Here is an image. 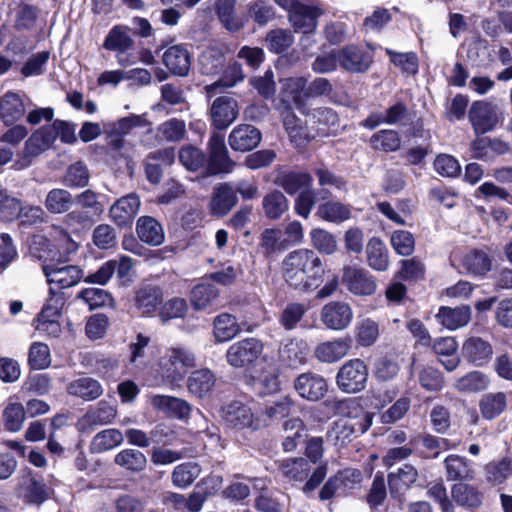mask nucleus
Here are the masks:
<instances>
[{"label":"nucleus","mask_w":512,"mask_h":512,"mask_svg":"<svg viewBox=\"0 0 512 512\" xmlns=\"http://www.w3.org/2000/svg\"><path fill=\"white\" fill-rule=\"evenodd\" d=\"M281 270L285 282L302 292L313 291L324 281V264L311 249L289 252L282 261Z\"/></svg>","instance_id":"obj_1"},{"label":"nucleus","mask_w":512,"mask_h":512,"mask_svg":"<svg viewBox=\"0 0 512 512\" xmlns=\"http://www.w3.org/2000/svg\"><path fill=\"white\" fill-rule=\"evenodd\" d=\"M347 408L353 407L355 415L339 419L327 432V439L334 445L343 447L350 443L353 438L365 433L372 425L373 414L361 409L355 401L345 403Z\"/></svg>","instance_id":"obj_2"},{"label":"nucleus","mask_w":512,"mask_h":512,"mask_svg":"<svg viewBox=\"0 0 512 512\" xmlns=\"http://www.w3.org/2000/svg\"><path fill=\"white\" fill-rule=\"evenodd\" d=\"M368 368L363 360L351 359L346 361L338 370L336 384L346 393L362 391L367 383Z\"/></svg>","instance_id":"obj_3"},{"label":"nucleus","mask_w":512,"mask_h":512,"mask_svg":"<svg viewBox=\"0 0 512 512\" xmlns=\"http://www.w3.org/2000/svg\"><path fill=\"white\" fill-rule=\"evenodd\" d=\"M263 343L253 337L234 342L226 352L228 364L234 368H250L263 353Z\"/></svg>","instance_id":"obj_4"},{"label":"nucleus","mask_w":512,"mask_h":512,"mask_svg":"<svg viewBox=\"0 0 512 512\" xmlns=\"http://www.w3.org/2000/svg\"><path fill=\"white\" fill-rule=\"evenodd\" d=\"M502 114L497 103L479 100L471 104L469 121L476 134H485L497 126Z\"/></svg>","instance_id":"obj_5"},{"label":"nucleus","mask_w":512,"mask_h":512,"mask_svg":"<svg viewBox=\"0 0 512 512\" xmlns=\"http://www.w3.org/2000/svg\"><path fill=\"white\" fill-rule=\"evenodd\" d=\"M362 480V472L358 469L347 468L340 470L323 485L319 492V498L325 501L334 496H345L359 486Z\"/></svg>","instance_id":"obj_6"},{"label":"nucleus","mask_w":512,"mask_h":512,"mask_svg":"<svg viewBox=\"0 0 512 512\" xmlns=\"http://www.w3.org/2000/svg\"><path fill=\"white\" fill-rule=\"evenodd\" d=\"M194 353L185 347H173L166 351V354L160 360V366L165 372V376L171 380L182 378L187 369L195 366Z\"/></svg>","instance_id":"obj_7"},{"label":"nucleus","mask_w":512,"mask_h":512,"mask_svg":"<svg viewBox=\"0 0 512 512\" xmlns=\"http://www.w3.org/2000/svg\"><path fill=\"white\" fill-rule=\"evenodd\" d=\"M207 170L210 175L228 174L235 167V162L230 158L224 136L213 134L208 141Z\"/></svg>","instance_id":"obj_8"},{"label":"nucleus","mask_w":512,"mask_h":512,"mask_svg":"<svg viewBox=\"0 0 512 512\" xmlns=\"http://www.w3.org/2000/svg\"><path fill=\"white\" fill-rule=\"evenodd\" d=\"M353 309L345 301H330L320 310V321L329 330L343 331L353 320Z\"/></svg>","instance_id":"obj_9"},{"label":"nucleus","mask_w":512,"mask_h":512,"mask_svg":"<svg viewBox=\"0 0 512 512\" xmlns=\"http://www.w3.org/2000/svg\"><path fill=\"white\" fill-rule=\"evenodd\" d=\"M342 283L355 296H371L377 290V283L369 271L357 266H345L342 270Z\"/></svg>","instance_id":"obj_10"},{"label":"nucleus","mask_w":512,"mask_h":512,"mask_svg":"<svg viewBox=\"0 0 512 512\" xmlns=\"http://www.w3.org/2000/svg\"><path fill=\"white\" fill-rule=\"evenodd\" d=\"M301 114L306 117V123L311 125L317 136L325 137L335 134L339 129V117L329 107L306 108Z\"/></svg>","instance_id":"obj_11"},{"label":"nucleus","mask_w":512,"mask_h":512,"mask_svg":"<svg viewBox=\"0 0 512 512\" xmlns=\"http://www.w3.org/2000/svg\"><path fill=\"white\" fill-rule=\"evenodd\" d=\"M418 477V470L409 463H405L395 471L388 473L387 483L390 496L400 503L403 502L406 492L417 482Z\"/></svg>","instance_id":"obj_12"},{"label":"nucleus","mask_w":512,"mask_h":512,"mask_svg":"<svg viewBox=\"0 0 512 512\" xmlns=\"http://www.w3.org/2000/svg\"><path fill=\"white\" fill-rule=\"evenodd\" d=\"M309 100L307 93V79L304 77H289L282 82V98L280 104L281 114H286L285 106L290 101L294 103L296 108L302 113L306 108V102Z\"/></svg>","instance_id":"obj_13"},{"label":"nucleus","mask_w":512,"mask_h":512,"mask_svg":"<svg viewBox=\"0 0 512 512\" xmlns=\"http://www.w3.org/2000/svg\"><path fill=\"white\" fill-rule=\"evenodd\" d=\"M238 113V102L230 96L217 97L210 107L212 125L218 130L228 128L237 119Z\"/></svg>","instance_id":"obj_14"},{"label":"nucleus","mask_w":512,"mask_h":512,"mask_svg":"<svg viewBox=\"0 0 512 512\" xmlns=\"http://www.w3.org/2000/svg\"><path fill=\"white\" fill-rule=\"evenodd\" d=\"M294 388L300 397L309 401H318L326 395L328 384L323 376L306 372L295 379Z\"/></svg>","instance_id":"obj_15"},{"label":"nucleus","mask_w":512,"mask_h":512,"mask_svg":"<svg viewBox=\"0 0 512 512\" xmlns=\"http://www.w3.org/2000/svg\"><path fill=\"white\" fill-rule=\"evenodd\" d=\"M141 201L136 193H129L116 200L109 209L111 220L119 227L130 226L138 213Z\"/></svg>","instance_id":"obj_16"},{"label":"nucleus","mask_w":512,"mask_h":512,"mask_svg":"<svg viewBox=\"0 0 512 512\" xmlns=\"http://www.w3.org/2000/svg\"><path fill=\"white\" fill-rule=\"evenodd\" d=\"M285 111L286 114L282 115L283 126L291 142L298 148L305 147L317 135L312 130L311 125L306 122L305 125L302 124L301 119L295 115L288 104L285 106Z\"/></svg>","instance_id":"obj_17"},{"label":"nucleus","mask_w":512,"mask_h":512,"mask_svg":"<svg viewBox=\"0 0 512 512\" xmlns=\"http://www.w3.org/2000/svg\"><path fill=\"white\" fill-rule=\"evenodd\" d=\"M47 125L35 130L26 140L23 151L22 161L24 166H29L32 159L47 151L54 143V132Z\"/></svg>","instance_id":"obj_18"},{"label":"nucleus","mask_w":512,"mask_h":512,"mask_svg":"<svg viewBox=\"0 0 512 512\" xmlns=\"http://www.w3.org/2000/svg\"><path fill=\"white\" fill-rule=\"evenodd\" d=\"M43 272L48 282L60 289L76 285L84 276L83 270L76 265L48 264L43 266Z\"/></svg>","instance_id":"obj_19"},{"label":"nucleus","mask_w":512,"mask_h":512,"mask_svg":"<svg viewBox=\"0 0 512 512\" xmlns=\"http://www.w3.org/2000/svg\"><path fill=\"white\" fill-rule=\"evenodd\" d=\"M493 354L491 343L481 337H469L462 345L464 359L476 367L486 366L492 360Z\"/></svg>","instance_id":"obj_20"},{"label":"nucleus","mask_w":512,"mask_h":512,"mask_svg":"<svg viewBox=\"0 0 512 512\" xmlns=\"http://www.w3.org/2000/svg\"><path fill=\"white\" fill-rule=\"evenodd\" d=\"M238 197L234 187L230 183H222L214 187L208 205L209 213L212 216L224 217L237 204Z\"/></svg>","instance_id":"obj_21"},{"label":"nucleus","mask_w":512,"mask_h":512,"mask_svg":"<svg viewBox=\"0 0 512 512\" xmlns=\"http://www.w3.org/2000/svg\"><path fill=\"white\" fill-rule=\"evenodd\" d=\"M443 468L449 482H470L475 478L473 464L464 456L448 455L443 461Z\"/></svg>","instance_id":"obj_22"},{"label":"nucleus","mask_w":512,"mask_h":512,"mask_svg":"<svg viewBox=\"0 0 512 512\" xmlns=\"http://www.w3.org/2000/svg\"><path fill=\"white\" fill-rule=\"evenodd\" d=\"M338 54L339 65L346 71L352 73H362L367 71L373 62V56L371 53L354 45H349L338 50Z\"/></svg>","instance_id":"obj_23"},{"label":"nucleus","mask_w":512,"mask_h":512,"mask_svg":"<svg viewBox=\"0 0 512 512\" xmlns=\"http://www.w3.org/2000/svg\"><path fill=\"white\" fill-rule=\"evenodd\" d=\"M261 141V132L249 124H240L233 128L228 136L232 150L247 152L256 148Z\"/></svg>","instance_id":"obj_24"},{"label":"nucleus","mask_w":512,"mask_h":512,"mask_svg":"<svg viewBox=\"0 0 512 512\" xmlns=\"http://www.w3.org/2000/svg\"><path fill=\"white\" fill-rule=\"evenodd\" d=\"M224 422L236 429L250 428L253 426V413L251 409L240 401H232L221 409Z\"/></svg>","instance_id":"obj_25"},{"label":"nucleus","mask_w":512,"mask_h":512,"mask_svg":"<svg viewBox=\"0 0 512 512\" xmlns=\"http://www.w3.org/2000/svg\"><path fill=\"white\" fill-rule=\"evenodd\" d=\"M321 14V9L300 3L289 12V21L292 23L295 32L310 34L316 29L317 18Z\"/></svg>","instance_id":"obj_26"},{"label":"nucleus","mask_w":512,"mask_h":512,"mask_svg":"<svg viewBox=\"0 0 512 512\" xmlns=\"http://www.w3.org/2000/svg\"><path fill=\"white\" fill-rule=\"evenodd\" d=\"M508 407V395L502 391L487 392L478 402L480 415L487 421H492L502 415Z\"/></svg>","instance_id":"obj_27"},{"label":"nucleus","mask_w":512,"mask_h":512,"mask_svg":"<svg viewBox=\"0 0 512 512\" xmlns=\"http://www.w3.org/2000/svg\"><path fill=\"white\" fill-rule=\"evenodd\" d=\"M163 63L173 75L183 77L190 70V54L185 46L173 45L164 52Z\"/></svg>","instance_id":"obj_28"},{"label":"nucleus","mask_w":512,"mask_h":512,"mask_svg":"<svg viewBox=\"0 0 512 512\" xmlns=\"http://www.w3.org/2000/svg\"><path fill=\"white\" fill-rule=\"evenodd\" d=\"M152 406L170 416L184 420L191 413V405L184 399L168 395H154L151 398Z\"/></svg>","instance_id":"obj_29"},{"label":"nucleus","mask_w":512,"mask_h":512,"mask_svg":"<svg viewBox=\"0 0 512 512\" xmlns=\"http://www.w3.org/2000/svg\"><path fill=\"white\" fill-rule=\"evenodd\" d=\"M350 348L349 340L337 338L318 344L314 350V356L322 363H334L345 357Z\"/></svg>","instance_id":"obj_30"},{"label":"nucleus","mask_w":512,"mask_h":512,"mask_svg":"<svg viewBox=\"0 0 512 512\" xmlns=\"http://www.w3.org/2000/svg\"><path fill=\"white\" fill-rule=\"evenodd\" d=\"M162 301L163 292L158 286L145 284L135 292V305L143 315L154 313Z\"/></svg>","instance_id":"obj_31"},{"label":"nucleus","mask_w":512,"mask_h":512,"mask_svg":"<svg viewBox=\"0 0 512 512\" xmlns=\"http://www.w3.org/2000/svg\"><path fill=\"white\" fill-rule=\"evenodd\" d=\"M136 232L139 239L150 246H159L165 240L162 225L151 216H141L138 218Z\"/></svg>","instance_id":"obj_32"},{"label":"nucleus","mask_w":512,"mask_h":512,"mask_svg":"<svg viewBox=\"0 0 512 512\" xmlns=\"http://www.w3.org/2000/svg\"><path fill=\"white\" fill-rule=\"evenodd\" d=\"M26 112L25 104L19 93L7 92L0 99V117L5 124L20 120Z\"/></svg>","instance_id":"obj_33"},{"label":"nucleus","mask_w":512,"mask_h":512,"mask_svg":"<svg viewBox=\"0 0 512 512\" xmlns=\"http://www.w3.org/2000/svg\"><path fill=\"white\" fill-rule=\"evenodd\" d=\"M438 321L449 330L466 326L471 319V308L467 305L451 308L442 306L436 314Z\"/></svg>","instance_id":"obj_34"},{"label":"nucleus","mask_w":512,"mask_h":512,"mask_svg":"<svg viewBox=\"0 0 512 512\" xmlns=\"http://www.w3.org/2000/svg\"><path fill=\"white\" fill-rule=\"evenodd\" d=\"M66 391L68 394L81 398L84 401H93L103 394L100 382L91 377H80L71 381Z\"/></svg>","instance_id":"obj_35"},{"label":"nucleus","mask_w":512,"mask_h":512,"mask_svg":"<svg viewBox=\"0 0 512 512\" xmlns=\"http://www.w3.org/2000/svg\"><path fill=\"white\" fill-rule=\"evenodd\" d=\"M457 342L453 337H440L434 340L432 348L439 356L440 363L449 372L454 371L460 364V358L456 355Z\"/></svg>","instance_id":"obj_36"},{"label":"nucleus","mask_w":512,"mask_h":512,"mask_svg":"<svg viewBox=\"0 0 512 512\" xmlns=\"http://www.w3.org/2000/svg\"><path fill=\"white\" fill-rule=\"evenodd\" d=\"M491 385V379L488 374L473 370L459 377L455 382V389L461 393H479L486 391Z\"/></svg>","instance_id":"obj_37"},{"label":"nucleus","mask_w":512,"mask_h":512,"mask_svg":"<svg viewBox=\"0 0 512 512\" xmlns=\"http://www.w3.org/2000/svg\"><path fill=\"white\" fill-rule=\"evenodd\" d=\"M461 263L463 269L472 275H485L492 267L490 256L481 249H473L465 253Z\"/></svg>","instance_id":"obj_38"},{"label":"nucleus","mask_w":512,"mask_h":512,"mask_svg":"<svg viewBox=\"0 0 512 512\" xmlns=\"http://www.w3.org/2000/svg\"><path fill=\"white\" fill-rule=\"evenodd\" d=\"M289 201L279 190L274 189L266 193L262 199L264 215L270 220H277L287 212Z\"/></svg>","instance_id":"obj_39"},{"label":"nucleus","mask_w":512,"mask_h":512,"mask_svg":"<svg viewBox=\"0 0 512 512\" xmlns=\"http://www.w3.org/2000/svg\"><path fill=\"white\" fill-rule=\"evenodd\" d=\"M215 376L209 369H199L191 373L187 379V388L193 395L202 398L207 395L215 385Z\"/></svg>","instance_id":"obj_40"},{"label":"nucleus","mask_w":512,"mask_h":512,"mask_svg":"<svg viewBox=\"0 0 512 512\" xmlns=\"http://www.w3.org/2000/svg\"><path fill=\"white\" fill-rule=\"evenodd\" d=\"M312 176L306 172H284L275 179V184L282 187L289 195H294L302 188H309L312 184Z\"/></svg>","instance_id":"obj_41"},{"label":"nucleus","mask_w":512,"mask_h":512,"mask_svg":"<svg viewBox=\"0 0 512 512\" xmlns=\"http://www.w3.org/2000/svg\"><path fill=\"white\" fill-rule=\"evenodd\" d=\"M368 265L377 271H385L389 266L388 250L378 237H372L366 246Z\"/></svg>","instance_id":"obj_42"},{"label":"nucleus","mask_w":512,"mask_h":512,"mask_svg":"<svg viewBox=\"0 0 512 512\" xmlns=\"http://www.w3.org/2000/svg\"><path fill=\"white\" fill-rule=\"evenodd\" d=\"M73 203V195L63 188H54L50 190L44 200L46 210L52 214H63L68 212Z\"/></svg>","instance_id":"obj_43"},{"label":"nucleus","mask_w":512,"mask_h":512,"mask_svg":"<svg viewBox=\"0 0 512 512\" xmlns=\"http://www.w3.org/2000/svg\"><path fill=\"white\" fill-rule=\"evenodd\" d=\"M451 495L458 505L466 508H477L482 504V494L466 482L454 484L451 487Z\"/></svg>","instance_id":"obj_44"},{"label":"nucleus","mask_w":512,"mask_h":512,"mask_svg":"<svg viewBox=\"0 0 512 512\" xmlns=\"http://www.w3.org/2000/svg\"><path fill=\"white\" fill-rule=\"evenodd\" d=\"M116 415V406L102 400L95 407H91L82 420L88 425H107L113 421Z\"/></svg>","instance_id":"obj_45"},{"label":"nucleus","mask_w":512,"mask_h":512,"mask_svg":"<svg viewBox=\"0 0 512 512\" xmlns=\"http://www.w3.org/2000/svg\"><path fill=\"white\" fill-rule=\"evenodd\" d=\"M484 473L489 483L493 485L502 484L512 476V459L503 457L499 460L491 461L485 465Z\"/></svg>","instance_id":"obj_46"},{"label":"nucleus","mask_w":512,"mask_h":512,"mask_svg":"<svg viewBox=\"0 0 512 512\" xmlns=\"http://www.w3.org/2000/svg\"><path fill=\"white\" fill-rule=\"evenodd\" d=\"M279 469L289 481L302 482L310 474L311 464L305 458H293L283 461Z\"/></svg>","instance_id":"obj_47"},{"label":"nucleus","mask_w":512,"mask_h":512,"mask_svg":"<svg viewBox=\"0 0 512 512\" xmlns=\"http://www.w3.org/2000/svg\"><path fill=\"white\" fill-rule=\"evenodd\" d=\"M219 290L212 284L201 283L191 291L190 301L197 310H203L215 304Z\"/></svg>","instance_id":"obj_48"},{"label":"nucleus","mask_w":512,"mask_h":512,"mask_svg":"<svg viewBox=\"0 0 512 512\" xmlns=\"http://www.w3.org/2000/svg\"><path fill=\"white\" fill-rule=\"evenodd\" d=\"M214 335L218 342L234 338L240 332L236 318L229 313H222L214 319Z\"/></svg>","instance_id":"obj_49"},{"label":"nucleus","mask_w":512,"mask_h":512,"mask_svg":"<svg viewBox=\"0 0 512 512\" xmlns=\"http://www.w3.org/2000/svg\"><path fill=\"white\" fill-rule=\"evenodd\" d=\"M244 73L239 63H233L228 67L224 76L218 81L205 86L206 95L212 98L216 95L218 89L234 87L238 82L243 81Z\"/></svg>","instance_id":"obj_50"},{"label":"nucleus","mask_w":512,"mask_h":512,"mask_svg":"<svg viewBox=\"0 0 512 512\" xmlns=\"http://www.w3.org/2000/svg\"><path fill=\"white\" fill-rule=\"evenodd\" d=\"M283 430L285 433L283 449L285 452H292L303 440L305 425L300 418H291L284 422Z\"/></svg>","instance_id":"obj_51"},{"label":"nucleus","mask_w":512,"mask_h":512,"mask_svg":"<svg viewBox=\"0 0 512 512\" xmlns=\"http://www.w3.org/2000/svg\"><path fill=\"white\" fill-rule=\"evenodd\" d=\"M123 442V434L118 429H105L98 432L92 439V453H102L111 450Z\"/></svg>","instance_id":"obj_52"},{"label":"nucleus","mask_w":512,"mask_h":512,"mask_svg":"<svg viewBox=\"0 0 512 512\" xmlns=\"http://www.w3.org/2000/svg\"><path fill=\"white\" fill-rule=\"evenodd\" d=\"M237 0H216L215 12L226 29L238 31L242 27L241 21L235 13Z\"/></svg>","instance_id":"obj_53"},{"label":"nucleus","mask_w":512,"mask_h":512,"mask_svg":"<svg viewBox=\"0 0 512 512\" xmlns=\"http://www.w3.org/2000/svg\"><path fill=\"white\" fill-rule=\"evenodd\" d=\"M90 172L88 167L81 161L68 166L62 177V183L71 189L86 187L89 183Z\"/></svg>","instance_id":"obj_54"},{"label":"nucleus","mask_w":512,"mask_h":512,"mask_svg":"<svg viewBox=\"0 0 512 512\" xmlns=\"http://www.w3.org/2000/svg\"><path fill=\"white\" fill-rule=\"evenodd\" d=\"M316 216L329 222H343L350 217L348 206L334 201H328L317 207Z\"/></svg>","instance_id":"obj_55"},{"label":"nucleus","mask_w":512,"mask_h":512,"mask_svg":"<svg viewBox=\"0 0 512 512\" xmlns=\"http://www.w3.org/2000/svg\"><path fill=\"white\" fill-rule=\"evenodd\" d=\"M201 469L197 463L186 462L177 465L171 475L172 483L179 488L191 485L200 475Z\"/></svg>","instance_id":"obj_56"},{"label":"nucleus","mask_w":512,"mask_h":512,"mask_svg":"<svg viewBox=\"0 0 512 512\" xmlns=\"http://www.w3.org/2000/svg\"><path fill=\"white\" fill-rule=\"evenodd\" d=\"M307 344L303 340L290 339L280 348V357L289 365H297L304 362L307 355Z\"/></svg>","instance_id":"obj_57"},{"label":"nucleus","mask_w":512,"mask_h":512,"mask_svg":"<svg viewBox=\"0 0 512 512\" xmlns=\"http://www.w3.org/2000/svg\"><path fill=\"white\" fill-rule=\"evenodd\" d=\"M114 462L127 470L139 472L145 469L147 459L139 450L124 449L115 456Z\"/></svg>","instance_id":"obj_58"},{"label":"nucleus","mask_w":512,"mask_h":512,"mask_svg":"<svg viewBox=\"0 0 512 512\" xmlns=\"http://www.w3.org/2000/svg\"><path fill=\"white\" fill-rule=\"evenodd\" d=\"M265 42L269 51L279 54L292 46L294 37L290 30L277 28L267 33Z\"/></svg>","instance_id":"obj_59"},{"label":"nucleus","mask_w":512,"mask_h":512,"mask_svg":"<svg viewBox=\"0 0 512 512\" xmlns=\"http://www.w3.org/2000/svg\"><path fill=\"white\" fill-rule=\"evenodd\" d=\"M134 46L133 39L128 35L126 29L116 26L107 35L103 47L111 51H129Z\"/></svg>","instance_id":"obj_60"},{"label":"nucleus","mask_w":512,"mask_h":512,"mask_svg":"<svg viewBox=\"0 0 512 512\" xmlns=\"http://www.w3.org/2000/svg\"><path fill=\"white\" fill-rule=\"evenodd\" d=\"M260 246L264 250L266 257L287 248L286 240L282 239L281 230L274 228L265 229L261 233Z\"/></svg>","instance_id":"obj_61"},{"label":"nucleus","mask_w":512,"mask_h":512,"mask_svg":"<svg viewBox=\"0 0 512 512\" xmlns=\"http://www.w3.org/2000/svg\"><path fill=\"white\" fill-rule=\"evenodd\" d=\"M25 417V408L19 402L9 403L3 410L4 426L10 432L19 431L23 426Z\"/></svg>","instance_id":"obj_62"},{"label":"nucleus","mask_w":512,"mask_h":512,"mask_svg":"<svg viewBox=\"0 0 512 512\" xmlns=\"http://www.w3.org/2000/svg\"><path fill=\"white\" fill-rule=\"evenodd\" d=\"M370 143L376 150L392 152L399 149L401 139L394 130H381L371 136Z\"/></svg>","instance_id":"obj_63"},{"label":"nucleus","mask_w":512,"mask_h":512,"mask_svg":"<svg viewBox=\"0 0 512 512\" xmlns=\"http://www.w3.org/2000/svg\"><path fill=\"white\" fill-rule=\"evenodd\" d=\"M379 337V324L371 319L365 318L356 326V340L361 346L373 345Z\"/></svg>","instance_id":"obj_64"}]
</instances>
